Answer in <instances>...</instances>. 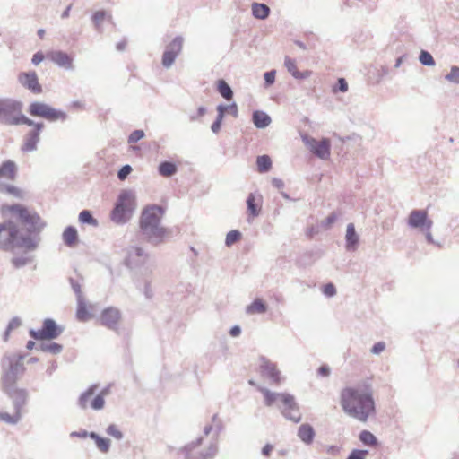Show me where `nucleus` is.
<instances>
[{"mask_svg": "<svg viewBox=\"0 0 459 459\" xmlns=\"http://www.w3.org/2000/svg\"><path fill=\"white\" fill-rule=\"evenodd\" d=\"M18 82L31 92L39 94L42 92V87L39 82L36 72H22L18 75Z\"/></svg>", "mask_w": 459, "mask_h": 459, "instance_id": "19", "label": "nucleus"}, {"mask_svg": "<svg viewBox=\"0 0 459 459\" xmlns=\"http://www.w3.org/2000/svg\"><path fill=\"white\" fill-rule=\"evenodd\" d=\"M106 17H107V13L104 10L97 11L92 14L91 20L94 24V27L100 33L103 30L101 24Z\"/></svg>", "mask_w": 459, "mask_h": 459, "instance_id": "38", "label": "nucleus"}, {"mask_svg": "<svg viewBox=\"0 0 459 459\" xmlns=\"http://www.w3.org/2000/svg\"><path fill=\"white\" fill-rule=\"evenodd\" d=\"M258 391L264 395V404L268 407L276 405L282 416L295 423L301 421L302 415L295 397L288 393L272 392L266 387L259 386Z\"/></svg>", "mask_w": 459, "mask_h": 459, "instance_id": "4", "label": "nucleus"}, {"mask_svg": "<svg viewBox=\"0 0 459 459\" xmlns=\"http://www.w3.org/2000/svg\"><path fill=\"white\" fill-rule=\"evenodd\" d=\"M64 244L68 247H74L79 242L78 231L74 226H67L62 234Z\"/></svg>", "mask_w": 459, "mask_h": 459, "instance_id": "23", "label": "nucleus"}, {"mask_svg": "<svg viewBox=\"0 0 459 459\" xmlns=\"http://www.w3.org/2000/svg\"><path fill=\"white\" fill-rule=\"evenodd\" d=\"M301 139L308 150L317 158L326 160L331 155V142L328 138L317 141L307 134H302Z\"/></svg>", "mask_w": 459, "mask_h": 459, "instance_id": "14", "label": "nucleus"}, {"mask_svg": "<svg viewBox=\"0 0 459 459\" xmlns=\"http://www.w3.org/2000/svg\"><path fill=\"white\" fill-rule=\"evenodd\" d=\"M445 79L452 83L459 84V66H452Z\"/></svg>", "mask_w": 459, "mask_h": 459, "instance_id": "48", "label": "nucleus"}, {"mask_svg": "<svg viewBox=\"0 0 459 459\" xmlns=\"http://www.w3.org/2000/svg\"><path fill=\"white\" fill-rule=\"evenodd\" d=\"M121 319L122 313L115 307H108L103 309L100 316V325L117 333L118 332Z\"/></svg>", "mask_w": 459, "mask_h": 459, "instance_id": "15", "label": "nucleus"}, {"mask_svg": "<svg viewBox=\"0 0 459 459\" xmlns=\"http://www.w3.org/2000/svg\"><path fill=\"white\" fill-rule=\"evenodd\" d=\"M252 14L257 19L264 20L270 14V8L265 4L254 3L252 4Z\"/></svg>", "mask_w": 459, "mask_h": 459, "instance_id": "30", "label": "nucleus"}, {"mask_svg": "<svg viewBox=\"0 0 459 459\" xmlns=\"http://www.w3.org/2000/svg\"><path fill=\"white\" fill-rule=\"evenodd\" d=\"M165 210L158 204L145 207L139 218V234L143 240L152 246H159L165 242L170 230L161 225Z\"/></svg>", "mask_w": 459, "mask_h": 459, "instance_id": "3", "label": "nucleus"}, {"mask_svg": "<svg viewBox=\"0 0 459 459\" xmlns=\"http://www.w3.org/2000/svg\"><path fill=\"white\" fill-rule=\"evenodd\" d=\"M259 369L261 376L268 379L271 384L279 385L281 383V371L277 368L276 364L264 356L260 358Z\"/></svg>", "mask_w": 459, "mask_h": 459, "instance_id": "17", "label": "nucleus"}, {"mask_svg": "<svg viewBox=\"0 0 459 459\" xmlns=\"http://www.w3.org/2000/svg\"><path fill=\"white\" fill-rule=\"evenodd\" d=\"M385 343L384 342H376L370 351L371 353L373 354H376V355H378L380 354L383 351H385Z\"/></svg>", "mask_w": 459, "mask_h": 459, "instance_id": "61", "label": "nucleus"}, {"mask_svg": "<svg viewBox=\"0 0 459 459\" xmlns=\"http://www.w3.org/2000/svg\"><path fill=\"white\" fill-rule=\"evenodd\" d=\"M337 219H338V215L336 212H333L330 213L325 220H323L320 222L319 227L324 230H327L337 221Z\"/></svg>", "mask_w": 459, "mask_h": 459, "instance_id": "46", "label": "nucleus"}, {"mask_svg": "<svg viewBox=\"0 0 459 459\" xmlns=\"http://www.w3.org/2000/svg\"><path fill=\"white\" fill-rule=\"evenodd\" d=\"M152 267H146L143 271V274L140 276H135L134 281L138 290L143 291V295L146 299H150L152 298L153 293L151 288V284L152 281Z\"/></svg>", "mask_w": 459, "mask_h": 459, "instance_id": "18", "label": "nucleus"}, {"mask_svg": "<svg viewBox=\"0 0 459 459\" xmlns=\"http://www.w3.org/2000/svg\"><path fill=\"white\" fill-rule=\"evenodd\" d=\"M331 373V368L327 365H322L317 369V374L321 377H329Z\"/></svg>", "mask_w": 459, "mask_h": 459, "instance_id": "63", "label": "nucleus"}, {"mask_svg": "<svg viewBox=\"0 0 459 459\" xmlns=\"http://www.w3.org/2000/svg\"><path fill=\"white\" fill-rule=\"evenodd\" d=\"M359 441L365 446H377L378 445L377 438L369 430H362L359 435Z\"/></svg>", "mask_w": 459, "mask_h": 459, "instance_id": "33", "label": "nucleus"}, {"mask_svg": "<svg viewBox=\"0 0 459 459\" xmlns=\"http://www.w3.org/2000/svg\"><path fill=\"white\" fill-rule=\"evenodd\" d=\"M177 171H178V167L172 161H168V160L162 161L160 163V165L158 167L159 174L160 176L166 177V178L175 175L177 173Z\"/></svg>", "mask_w": 459, "mask_h": 459, "instance_id": "28", "label": "nucleus"}, {"mask_svg": "<svg viewBox=\"0 0 459 459\" xmlns=\"http://www.w3.org/2000/svg\"><path fill=\"white\" fill-rule=\"evenodd\" d=\"M203 442V437H198L195 441L178 449V455H183L184 459H213L218 452L216 442L211 443L210 446L203 452L194 454L193 451L199 447Z\"/></svg>", "mask_w": 459, "mask_h": 459, "instance_id": "10", "label": "nucleus"}, {"mask_svg": "<svg viewBox=\"0 0 459 459\" xmlns=\"http://www.w3.org/2000/svg\"><path fill=\"white\" fill-rule=\"evenodd\" d=\"M76 301H77V310H76L77 319L81 322L88 321L90 319L91 316L88 312L84 297L76 299Z\"/></svg>", "mask_w": 459, "mask_h": 459, "instance_id": "31", "label": "nucleus"}, {"mask_svg": "<svg viewBox=\"0 0 459 459\" xmlns=\"http://www.w3.org/2000/svg\"><path fill=\"white\" fill-rule=\"evenodd\" d=\"M275 70H270L264 74V85L265 87H269L273 85L275 82Z\"/></svg>", "mask_w": 459, "mask_h": 459, "instance_id": "58", "label": "nucleus"}, {"mask_svg": "<svg viewBox=\"0 0 459 459\" xmlns=\"http://www.w3.org/2000/svg\"><path fill=\"white\" fill-rule=\"evenodd\" d=\"M28 126H31L32 129L30 130L23 137V143L21 147V150L23 152H31L37 150L38 143L40 140V134L45 127L43 122L34 121L30 118H28L27 121L23 124Z\"/></svg>", "mask_w": 459, "mask_h": 459, "instance_id": "12", "label": "nucleus"}, {"mask_svg": "<svg viewBox=\"0 0 459 459\" xmlns=\"http://www.w3.org/2000/svg\"><path fill=\"white\" fill-rule=\"evenodd\" d=\"M241 238L240 231L234 230L227 233L225 238V245L230 247L234 243L238 242Z\"/></svg>", "mask_w": 459, "mask_h": 459, "instance_id": "47", "label": "nucleus"}, {"mask_svg": "<svg viewBox=\"0 0 459 459\" xmlns=\"http://www.w3.org/2000/svg\"><path fill=\"white\" fill-rule=\"evenodd\" d=\"M124 263L134 273V278L143 275L146 267H152V273L156 269V264L150 255L138 246H130L126 249V256Z\"/></svg>", "mask_w": 459, "mask_h": 459, "instance_id": "7", "label": "nucleus"}, {"mask_svg": "<svg viewBox=\"0 0 459 459\" xmlns=\"http://www.w3.org/2000/svg\"><path fill=\"white\" fill-rule=\"evenodd\" d=\"M136 209V195L131 189L120 191L111 212V220L117 224H125L133 216Z\"/></svg>", "mask_w": 459, "mask_h": 459, "instance_id": "6", "label": "nucleus"}, {"mask_svg": "<svg viewBox=\"0 0 459 459\" xmlns=\"http://www.w3.org/2000/svg\"><path fill=\"white\" fill-rule=\"evenodd\" d=\"M90 438L94 440L98 449L101 453H108L110 449L111 442L108 438L102 437L100 435H98L96 432L91 431L90 434Z\"/></svg>", "mask_w": 459, "mask_h": 459, "instance_id": "27", "label": "nucleus"}, {"mask_svg": "<svg viewBox=\"0 0 459 459\" xmlns=\"http://www.w3.org/2000/svg\"><path fill=\"white\" fill-rule=\"evenodd\" d=\"M368 454V450L364 449H353L346 459H366V455Z\"/></svg>", "mask_w": 459, "mask_h": 459, "instance_id": "53", "label": "nucleus"}, {"mask_svg": "<svg viewBox=\"0 0 459 459\" xmlns=\"http://www.w3.org/2000/svg\"><path fill=\"white\" fill-rule=\"evenodd\" d=\"M38 350L43 351V352H48L53 355H57L62 352L63 346L56 342H51V343H40L38 347Z\"/></svg>", "mask_w": 459, "mask_h": 459, "instance_id": "36", "label": "nucleus"}, {"mask_svg": "<svg viewBox=\"0 0 459 459\" xmlns=\"http://www.w3.org/2000/svg\"><path fill=\"white\" fill-rule=\"evenodd\" d=\"M284 66L292 76L298 71L296 66V61L290 58V56H285Z\"/></svg>", "mask_w": 459, "mask_h": 459, "instance_id": "55", "label": "nucleus"}, {"mask_svg": "<svg viewBox=\"0 0 459 459\" xmlns=\"http://www.w3.org/2000/svg\"><path fill=\"white\" fill-rule=\"evenodd\" d=\"M17 166L13 160H5L0 165V178L13 180L16 177Z\"/></svg>", "mask_w": 459, "mask_h": 459, "instance_id": "24", "label": "nucleus"}, {"mask_svg": "<svg viewBox=\"0 0 459 459\" xmlns=\"http://www.w3.org/2000/svg\"><path fill=\"white\" fill-rule=\"evenodd\" d=\"M184 39L181 36H177L174 39L167 45L165 51L178 56L183 48Z\"/></svg>", "mask_w": 459, "mask_h": 459, "instance_id": "34", "label": "nucleus"}, {"mask_svg": "<svg viewBox=\"0 0 459 459\" xmlns=\"http://www.w3.org/2000/svg\"><path fill=\"white\" fill-rule=\"evenodd\" d=\"M47 57L54 64L66 69L73 68V59L62 50H53L47 54Z\"/></svg>", "mask_w": 459, "mask_h": 459, "instance_id": "20", "label": "nucleus"}, {"mask_svg": "<svg viewBox=\"0 0 459 459\" xmlns=\"http://www.w3.org/2000/svg\"><path fill=\"white\" fill-rule=\"evenodd\" d=\"M22 103L13 99H0V123L5 126L23 125L29 117L22 112Z\"/></svg>", "mask_w": 459, "mask_h": 459, "instance_id": "8", "label": "nucleus"}, {"mask_svg": "<svg viewBox=\"0 0 459 459\" xmlns=\"http://www.w3.org/2000/svg\"><path fill=\"white\" fill-rule=\"evenodd\" d=\"M82 279H74L72 277H69V282L71 285V288L73 289L74 294L76 295V299L83 298V294L82 291Z\"/></svg>", "mask_w": 459, "mask_h": 459, "instance_id": "44", "label": "nucleus"}, {"mask_svg": "<svg viewBox=\"0 0 459 459\" xmlns=\"http://www.w3.org/2000/svg\"><path fill=\"white\" fill-rule=\"evenodd\" d=\"M133 169L129 164H126L120 168L117 171V178L119 180H125L128 175L132 172Z\"/></svg>", "mask_w": 459, "mask_h": 459, "instance_id": "57", "label": "nucleus"}, {"mask_svg": "<svg viewBox=\"0 0 459 459\" xmlns=\"http://www.w3.org/2000/svg\"><path fill=\"white\" fill-rule=\"evenodd\" d=\"M21 325H22V319L20 317H18V316L13 317L10 320V322H9V324H8L4 333V336H3L4 341L7 342L8 339H9L11 332L13 330H14V329H17Z\"/></svg>", "mask_w": 459, "mask_h": 459, "instance_id": "40", "label": "nucleus"}, {"mask_svg": "<svg viewBox=\"0 0 459 459\" xmlns=\"http://www.w3.org/2000/svg\"><path fill=\"white\" fill-rule=\"evenodd\" d=\"M252 122L256 128L264 129L271 124L272 119L264 111L255 110L252 114Z\"/></svg>", "mask_w": 459, "mask_h": 459, "instance_id": "25", "label": "nucleus"}, {"mask_svg": "<svg viewBox=\"0 0 459 459\" xmlns=\"http://www.w3.org/2000/svg\"><path fill=\"white\" fill-rule=\"evenodd\" d=\"M0 192L8 194L17 198H22V191L13 185L0 184Z\"/></svg>", "mask_w": 459, "mask_h": 459, "instance_id": "39", "label": "nucleus"}, {"mask_svg": "<svg viewBox=\"0 0 459 459\" xmlns=\"http://www.w3.org/2000/svg\"><path fill=\"white\" fill-rule=\"evenodd\" d=\"M78 220L82 224H88V225H91V226H93V227H98L99 226V221L97 219H95L93 216H92V213L91 211L89 210H82L80 213H79V217H78Z\"/></svg>", "mask_w": 459, "mask_h": 459, "instance_id": "35", "label": "nucleus"}, {"mask_svg": "<svg viewBox=\"0 0 459 459\" xmlns=\"http://www.w3.org/2000/svg\"><path fill=\"white\" fill-rule=\"evenodd\" d=\"M145 134L143 130L141 129H136L134 131H133L129 136H128V143H137L138 141H140L141 139H143L144 137Z\"/></svg>", "mask_w": 459, "mask_h": 459, "instance_id": "54", "label": "nucleus"}, {"mask_svg": "<svg viewBox=\"0 0 459 459\" xmlns=\"http://www.w3.org/2000/svg\"><path fill=\"white\" fill-rule=\"evenodd\" d=\"M408 226L419 229L421 231H429L432 228L433 221L429 219L426 210H412L407 220Z\"/></svg>", "mask_w": 459, "mask_h": 459, "instance_id": "16", "label": "nucleus"}, {"mask_svg": "<svg viewBox=\"0 0 459 459\" xmlns=\"http://www.w3.org/2000/svg\"><path fill=\"white\" fill-rule=\"evenodd\" d=\"M217 91L226 100H232L233 91L225 80L220 79L217 81Z\"/></svg>", "mask_w": 459, "mask_h": 459, "instance_id": "32", "label": "nucleus"}, {"mask_svg": "<svg viewBox=\"0 0 459 459\" xmlns=\"http://www.w3.org/2000/svg\"><path fill=\"white\" fill-rule=\"evenodd\" d=\"M348 91V82L344 78H339L333 88V91L346 92Z\"/></svg>", "mask_w": 459, "mask_h": 459, "instance_id": "60", "label": "nucleus"}, {"mask_svg": "<svg viewBox=\"0 0 459 459\" xmlns=\"http://www.w3.org/2000/svg\"><path fill=\"white\" fill-rule=\"evenodd\" d=\"M24 354L5 353L1 359L0 386L18 384L26 368L23 363Z\"/></svg>", "mask_w": 459, "mask_h": 459, "instance_id": "5", "label": "nucleus"}, {"mask_svg": "<svg viewBox=\"0 0 459 459\" xmlns=\"http://www.w3.org/2000/svg\"><path fill=\"white\" fill-rule=\"evenodd\" d=\"M44 54L41 51H38L33 55L31 63L34 65H38L44 60Z\"/></svg>", "mask_w": 459, "mask_h": 459, "instance_id": "62", "label": "nucleus"}, {"mask_svg": "<svg viewBox=\"0 0 459 459\" xmlns=\"http://www.w3.org/2000/svg\"><path fill=\"white\" fill-rule=\"evenodd\" d=\"M220 108H224V109H222V113H223L224 117H225L226 112H229L234 117H238V108L236 102H232L231 104H229V105H224V104L218 105L216 108L218 113H220Z\"/></svg>", "mask_w": 459, "mask_h": 459, "instance_id": "43", "label": "nucleus"}, {"mask_svg": "<svg viewBox=\"0 0 459 459\" xmlns=\"http://www.w3.org/2000/svg\"><path fill=\"white\" fill-rule=\"evenodd\" d=\"M90 434H91V432H88L87 430H81V431H73V432H71L70 436L72 437L85 438V437H90Z\"/></svg>", "mask_w": 459, "mask_h": 459, "instance_id": "64", "label": "nucleus"}, {"mask_svg": "<svg viewBox=\"0 0 459 459\" xmlns=\"http://www.w3.org/2000/svg\"><path fill=\"white\" fill-rule=\"evenodd\" d=\"M98 387L99 385L92 384L86 391L81 394L78 399V405L80 408L86 409L88 407L89 399L96 393Z\"/></svg>", "mask_w": 459, "mask_h": 459, "instance_id": "29", "label": "nucleus"}, {"mask_svg": "<svg viewBox=\"0 0 459 459\" xmlns=\"http://www.w3.org/2000/svg\"><path fill=\"white\" fill-rule=\"evenodd\" d=\"M2 392L12 401L14 411L22 413L29 402L30 394L26 388L19 387L18 384L0 386Z\"/></svg>", "mask_w": 459, "mask_h": 459, "instance_id": "11", "label": "nucleus"}, {"mask_svg": "<svg viewBox=\"0 0 459 459\" xmlns=\"http://www.w3.org/2000/svg\"><path fill=\"white\" fill-rule=\"evenodd\" d=\"M359 237L353 223H349L345 234V247L348 251H355L358 247Z\"/></svg>", "mask_w": 459, "mask_h": 459, "instance_id": "21", "label": "nucleus"}, {"mask_svg": "<svg viewBox=\"0 0 459 459\" xmlns=\"http://www.w3.org/2000/svg\"><path fill=\"white\" fill-rule=\"evenodd\" d=\"M178 56L171 54L169 52L164 51L162 55V65L165 68H169L175 62Z\"/></svg>", "mask_w": 459, "mask_h": 459, "instance_id": "50", "label": "nucleus"}, {"mask_svg": "<svg viewBox=\"0 0 459 459\" xmlns=\"http://www.w3.org/2000/svg\"><path fill=\"white\" fill-rule=\"evenodd\" d=\"M419 60L421 63V65L425 66H434L435 65V60L431 54L426 50H421L420 53Z\"/></svg>", "mask_w": 459, "mask_h": 459, "instance_id": "45", "label": "nucleus"}, {"mask_svg": "<svg viewBox=\"0 0 459 459\" xmlns=\"http://www.w3.org/2000/svg\"><path fill=\"white\" fill-rule=\"evenodd\" d=\"M105 399L102 395L97 394L91 402V408L95 411H100L104 408Z\"/></svg>", "mask_w": 459, "mask_h": 459, "instance_id": "52", "label": "nucleus"}, {"mask_svg": "<svg viewBox=\"0 0 459 459\" xmlns=\"http://www.w3.org/2000/svg\"><path fill=\"white\" fill-rule=\"evenodd\" d=\"M106 432L108 435L115 437L117 440H121L124 437V434L122 431L118 429V428L115 424H110L107 429Z\"/></svg>", "mask_w": 459, "mask_h": 459, "instance_id": "51", "label": "nucleus"}, {"mask_svg": "<svg viewBox=\"0 0 459 459\" xmlns=\"http://www.w3.org/2000/svg\"><path fill=\"white\" fill-rule=\"evenodd\" d=\"M27 112L32 117H39L49 123L57 121L65 122L68 118L66 112L62 109L55 108L43 101H32L28 106Z\"/></svg>", "mask_w": 459, "mask_h": 459, "instance_id": "9", "label": "nucleus"}, {"mask_svg": "<svg viewBox=\"0 0 459 459\" xmlns=\"http://www.w3.org/2000/svg\"><path fill=\"white\" fill-rule=\"evenodd\" d=\"M267 311V305L262 299H255L254 301L246 307L247 315L264 314Z\"/></svg>", "mask_w": 459, "mask_h": 459, "instance_id": "26", "label": "nucleus"}, {"mask_svg": "<svg viewBox=\"0 0 459 459\" xmlns=\"http://www.w3.org/2000/svg\"><path fill=\"white\" fill-rule=\"evenodd\" d=\"M323 293L328 298L333 297L336 294V288L331 282L326 283L323 286Z\"/></svg>", "mask_w": 459, "mask_h": 459, "instance_id": "59", "label": "nucleus"}, {"mask_svg": "<svg viewBox=\"0 0 459 459\" xmlns=\"http://www.w3.org/2000/svg\"><path fill=\"white\" fill-rule=\"evenodd\" d=\"M222 109H224V108H220V113L217 112V117H216L215 120L213 121V123L211 126V129H212V131L214 134L219 133V131L221 130V123H222V120L224 118V116H223V113H222Z\"/></svg>", "mask_w": 459, "mask_h": 459, "instance_id": "49", "label": "nucleus"}, {"mask_svg": "<svg viewBox=\"0 0 459 459\" xmlns=\"http://www.w3.org/2000/svg\"><path fill=\"white\" fill-rule=\"evenodd\" d=\"M22 419V413L14 411L13 415L7 412H0V420L9 424H17Z\"/></svg>", "mask_w": 459, "mask_h": 459, "instance_id": "42", "label": "nucleus"}, {"mask_svg": "<svg viewBox=\"0 0 459 459\" xmlns=\"http://www.w3.org/2000/svg\"><path fill=\"white\" fill-rule=\"evenodd\" d=\"M64 331V328L56 324L52 318H46L42 327L39 330L30 329L29 334L38 341L53 340L57 338Z\"/></svg>", "mask_w": 459, "mask_h": 459, "instance_id": "13", "label": "nucleus"}, {"mask_svg": "<svg viewBox=\"0 0 459 459\" xmlns=\"http://www.w3.org/2000/svg\"><path fill=\"white\" fill-rule=\"evenodd\" d=\"M297 435L303 443L310 445L314 441L316 432L310 424L304 423L299 427Z\"/></svg>", "mask_w": 459, "mask_h": 459, "instance_id": "22", "label": "nucleus"}, {"mask_svg": "<svg viewBox=\"0 0 459 459\" xmlns=\"http://www.w3.org/2000/svg\"><path fill=\"white\" fill-rule=\"evenodd\" d=\"M373 393L372 385L368 380L343 388L340 394L342 411L359 422H367L377 413Z\"/></svg>", "mask_w": 459, "mask_h": 459, "instance_id": "2", "label": "nucleus"}, {"mask_svg": "<svg viewBox=\"0 0 459 459\" xmlns=\"http://www.w3.org/2000/svg\"><path fill=\"white\" fill-rule=\"evenodd\" d=\"M247 206L248 212L253 217H257L260 213V208L255 204V197L253 194H249L247 199Z\"/></svg>", "mask_w": 459, "mask_h": 459, "instance_id": "41", "label": "nucleus"}, {"mask_svg": "<svg viewBox=\"0 0 459 459\" xmlns=\"http://www.w3.org/2000/svg\"><path fill=\"white\" fill-rule=\"evenodd\" d=\"M9 211L16 217L17 222L7 220L0 223V249H21L25 253L35 251L41 241L40 233L46 222L35 211L22 204H13Z\"/></svg>", "mask_w": 459, "mask_h": 459, "instance_id": "1", "label": "nucleus"}, {"mask_svg": "<svg viewBox=\"0 0 459 459\" xmlns=\"http://www.w3.org/2000/svg\"><path fill=\"white\" fill-rule=\"evenodd\" d=\"M257 169L260 173L267 172L272 168V160L268 155H260L256 159Z\"/></svg>", "mask_w": 459, "mask_h": 459, "instance_id": "37", "label": "nucleus"}, {"mask_svg": "<svg viewBox=\"0 0 459 459\" xmlns=\"http://www.w3.org/2000/svg\"><path fill=\"white\" fill-rule=\"evenodd\" d=\"M30 262V258L25 257V256L13 257L12 259V264L17 269L27 265Z\"/></svg>", "mask_w": 459, "mask_h": 459, "instance_id": "56", "label": "nucleus"}]
</instances>
